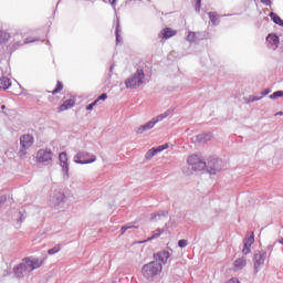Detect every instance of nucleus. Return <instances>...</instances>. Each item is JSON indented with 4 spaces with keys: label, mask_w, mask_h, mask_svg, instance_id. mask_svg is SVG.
I'll return each instance as SVG.
<instances>
[{
    "label": "nucleus",
    "mask_w": 283,
    "mask_h": 283,
    "mask_svg": "<svg viewBox=\"0 0 283 283\" xmlns=\"http://www.w3.org/2000/svg\"><path fill=\"white\" fill-rule=\"evenodd\" d=\"M34 41H36V39L34 38H27L24 41H23V45H27V43H34Z\"/></svg>",
    "instance_id": "72a5a7b5"
},
{
    "label": "nucleus",
    "mask_w": 283,
    "mask_h": 283,
    "mask_svg": "<svg viewBox=\"0 0 283 283\" xmlns=\"http://www.w3.org/2000/svg\"><path fill=\"white\" fill-rule=\"evenodd\" d=\"M59 251H61V244H57L54 248L50 249L48 253L49 255H54L55 253H59Z\"/></svg>",
    "instance_id": "a878e982"
},
{
    "label": "nucleus",
    "mask_w": 283,
    "mask_h": 283,
    "mask_svg": "<svg viewBox=\"0 0 283 283\" xmlns=\"http://www.w3.org/2000/svg\"><path fill=\"white\" fill-rule=\"evenodd\" d=\"M1 109H6V105H2V106H1Z\"/></svg>",
    "instance_id": "c03bdc74"
},
{
    "label": "nucleus",
    "mask_w": 283,
    "mask_h": 283,
    "mask_svg": "<svg viewBox=\"0 0 283 283\" xmlns=\"http://www.w3.org/2000/svg\"><path fill=\"white\" fill-rule=\"evenodd\" d=\"M208 169H210V174H216L217 171L222 170V161L217 158H210L208 160Z\"/></svg>",
    "instance_id": "1a4fd4ad"
},
{
    "label": "nucleus",
    "mask_w": 283,
    "mask_h": 283,
    "mask_svg": "<svg viewBox=\"0 0 283 283\" xmlns=\"http://www.w3.org/2000/svg\"><path fill=\"white\" fill-rule=\"evenodd\" d=\"M165 233L164 229H156L153 232V235L146 240V242H151V240H157V238H160L161 234Z\"/></svg>",
    "instance_id": "412c9836"
},
{
    "label": "nucleus",
    "mask_w": 283,
    "mask_h": 283,
    "mask_svg": "<svg viewBox=\"0 0 283 283\" xmlns=\"http://www.w3.org/2000/svg\"><path fill=\"white\" fill-rule=\"evenodd\" d=\"M59 158H60L61 167L65 176H67V174L70 172V165L67 164V153H60Z\"/></svg>",
    "instance_id": "4468645a"
},
{
    "label": "nucleus",
    "mask_w": 283,
    "mask_h": 283,
    "mask_svg": "<svg viewBox=\"0 0 283 283\" xmlns=\"http://www.w3.org/2000/svg\"><path fill=\"white\" fill-rule=\"evenodd\" d=\"M143 83H145V71H143V69H138L132 77L125 81L127 90H136L140 87Z\"/></svg>",
    "instance_id": "f257e3e1"
},
{
    "label": "nucleus",
    "mask_w": 283,
    "mask_h": 283,
    "mask_svg": "<svg viewBox=\"0 0 283 283\" xmlns=\"http://www.w3.org/2000/svg\"><path fill=\"white\" fill-rule=\"evenodd\" d=\"M34 145V137L30 134L22 135L20 137L21 149L19 151L20 158H25L28 156V149Z\"/></svg>",
    "instance_id": "7ed1b4c3"
},
{
    "label": "nucleus",
    "mask_w": 283,
    "mask_h": 283,
    "mask_svg": "<svg viewBox=\"0 0 283 283\" xmlns=\"http://www.w3.org/2000/svg\"><path fill=\"white\" fill-rule=\"evenodd\" d=\"M59 92H63V83L57 81L55 88L51 92V94H59Z\"/></svg>",
    "instance_id": "b1692460"
},
{
    "label": "nucleus",
    "mask_w": 283,
    "mask_h": 283,
    "mask_svg": "<svg viewBox=\"0 0 283 283\" xmlns=\"http://www.w3.org/2000/svg\"><path fill=\"white\" fill-rule=\"evenodd\" d=\"M144 277H156L159 273H163V264L156 261L145 264L142 269Z\"/></svg>",
    "instance_id": "f03ea898"
},
{
    "label": "nucleus",
    "mask_w": 283,
    "mask_h": 283,
    "mask_svg": "<svg viewBox=\"0 0 283 283\" xmlns=\"http://www.w3.org/2000/svg\"><path fill=\"white\" fill-rule=\"evenodd\" d=\"M27 269L28 266L25 265V263H20L13 269V271L19 277L20 275H23V273H25Z\"/></svg>",
    "instance_id": "6ab92c4d"
},
{
    "label": "nucleus",
    "mask_w": 283,
    "mask_h": 283,
    "mask_svg": "<svg viewBox=\"0 0 283 283\" xmlns=\"http://www.w3.org/2000/svg\"><path fill=\"white\" fill-rule=\"evenodd\" d=\"M254 101H260V97L253 96V97L251 98V103H254Z\"/></svg>",
    "instance_id": "ea45409f"
},
{
    "label": "nucleus",
    "mask_w": 283,
    "mask_h": 283,
    "mask_svg": "<svg viewBox=\"0 0 283 283\" xmlns=\"http://www.w3.org/2000/svg\"><path fill=\"white\" fill-rule=\"evenodd\" d=\"M209 19L212 21V23H216L218 21V18L216 17V13H209Z\"/></svg>",
    "instance_id": "c9c22d12"
},
{
    "label": "nucleus",
    "mask_w": 283,
    "mask_h": 283,
    "mask_svg": "<svg viewBox=\"0 0 283 283\" xmlns=\"http://www.w3.org/2000/svg\"><path fill=\"white\" fill-rule=\"evenodd\" d=\"M266 261V252H259L254 254V271L259 273L262 271V266H264V262Z\"/></svg>",
    "instance_id": "6e6552de"
},
{
    "label": "nucleus",
    "mask_w": 283,
    "mask_h": 283,
    "mask_svg": "<svg viewBox=\"0 0 283 283\" xmlns=\"http://www.w3.org/2000/svg\"><path fill=\"white\" fill-rule=\"evenodd\" d=\"M165 149H169V144H164L161 146H158L157 148H150L145 155L146 160H151L154 156L160 154V151H165Z\"/></svg>",
    "instance_id": "9d476101"
},
{
    "label": "nucleus",
    "mask_w": 283,
    "mask_h": 283,
    "mask_svg": "<svg viewBox=\"0 0 283 283\" xmlns=\"http://www.w3.org/2000/svg\"><path fill=\"white\" fill-rule=\"evenodd\" d=\"M171 114V112L166 111L164 114L158 115L155 119V123H160V120H164V118H167V116H169Z\"/></svg>",
    "instance_id": "393cba45"
},
{
    "label": "nucleus",
    "mask_w": 283,
    "mask_h": 283,
    "mask_svg": "<svg viewBox=\"0 0 283 283\" xmlns=\"http://www.w3.org/2000/svg\"><path fill=\"white\" fill-rule=\"evenodd\" d=\"M187 41H196V32H189L187 35Z\"/></svg>",
    "instance_id": "c85d7f7f"
},
{
    "label": "nucleus",
    "mask_w": 283,
    "mask_h": 283,
    "mask_svg": "<svg viewBox=\"0 0 283 283\" xmlns=\"http://www.w3.org/2000/svg\"><path fill=\"white\" fill-rule=\"evenodd\" d=\"M261 3H263V6H271V0H261Z\"/></svg>",
    "instance_id": "4c0bfd02"
},
{
    "label": "nucleus",
    "mask_w": 283,
    "mask_h": 283,
    "mask_svg": "<svg viewBox=\"0 0 283 283\" xmlns=\"http://www.w3.org/2000/svg\"><path fill=\"white\" fill-rule=\"evenodd\" d=\"M228 283H240V281L238 279H230Z\"/></svg>",
    "instance_id": "58836bf2"
},
{
    "label": "nucleus",
    "mask_w": 283,
    "mask_h": 283,
    "mask_svg": "<svg viewBox=\"0 0 283 283\" xmlns=\"http://www.w3.org/2000/svg\"><path fill=\"white\" fill-rule=\"evenodd\" d=\"M19 45H22L21 43H18L17 45H15V48H19Z\"/></svg>",
    "instance_id": "a18cd8bd"
},
{
    "label": "nucleus",
    "mask_w": 283,
    "mask_h": 283,
    "mask_svg": "<svg viewBox=\"0 0 283 283\" xmlns=\"http://www.w3.org/2000/svg\"><path fill=\"white\" fill-rule=\"evenodd\" d=\"M198 138L199 140H211V135H200Z\"/></svg>",
    "instance_id": "473e14b6"
},
{
    "label": "nucleus",
    "mask_w": 283,
    "mask_h": 283,
    "mask_svg": "<svg viewBox=\"0 0 283 283\" xmlns=\"http://www.w3.org/2000/svg\"><path fill=\"white\" fill-rule=\"evenodd\" d=\"M253 242H255V234L253 232H250L243 239V255H249V253H251V247H253Z\"/></svg>",
    "instance_id": "423d86ee"
},
{
    "label": "nucleus",
    "mask_w": 283,
    "mask_h": 283,
    "mask_svg": "<svg viewBox=\"0 0 283 283\" xmlns=\"http://www.w3.org/2000/svg\"><path fill=\"white\" fill-rule=\"evenodd\" d=\"M156 120L153 118V120L146 123L144 126L139 127L137 129V134H143V132H147L149 129H154V126L156 125Z\"/></svg>",
    "instance_id": "dca6fc26"
},
{
    "label": "nucleus",
    "mask_w": 283,
    "mask_h": 283,
    "mask_svg": "<svg viewBox=\"0 0 283 283\" xmlns=\"http://www.w3.org/2000/svg\"><path fill=\"white\" fill-rule=\"evenodd\" d=\"M196 4H195V10H197V12H200V8H202V0H196Z\"/></svg>",
    "instance_id": "7c9ffc66"
},
{
    "label": "nucleus",
    "mask_w": 283,
    "mask_h": 283,
    "mask_svg": "<svg viewBox=\"0 0 283 283\" xmlns=\"http://www.w3.org/2000/svg\"><path fill=\"white\" fill-rule=\"evenodd\" d=\"M74 163L77 165H91V163H96V156L90 153L80 151L74 157Z\"/></svg>",
    "instance_id": "20e7f679"
},
{
    "label": "nucleus",
    "mask_w": 283,
    "mask_h": 283,
    "mask_svg": "<svg viewBox=\"0 0 283 283\" xmlns=\"http://www.w3.org/2000/svg\"><path fill=\"white\" fill-rule=\"evenodd\" d=\"M75 104L76 102L74 101V98L66 99L62 105H60L59 112H65L67 109H71V107H74Z\"/></svg>",
    "instance_id": "2eb2a0df"
},
{
    "label": "nucleus",
    "mask_w": 283,
    "mask_h": 283,
    "mask_svg": "<svg viewBox=\"0 0 283 283\" xmlns=\"http://www.w3.org/2000/svg\"><path fill=\"white\" fill-rule=\"evenodd\" d=\"M157 259L163 264H167V261L169 260V252H167V251L158 252L157 253Z\"/></svg>",
    "instance_id": "aec40b11"
},
{
    "label": "nucleus",
    "mask_w": 283,
    "mask_h": 283,
    "mask_svg": "<svg viewBox=\"0 0 283 283\" xmlns=\"http://www.w3.org/2000/svg\"><path fill=\"white\" fill-rule=\"evenodd\" d=\"M283 96V91H277L274 92L272 95H270V98L274 99V98H280Z\"/></svg>",
    "instance_id": "bb28decb"
},
{
    "label": "nucleus",
    "mask_w": 283,
    "mask_h": 283,
    "mask_svg": "<svg viewBox=\"0 0 283 283\" xmlns=\"http://www.w3.org/2000/svg\"><path fill=\"white\" fill-rule=\"evenodd\" d=\"M275 116H283V113L279 112V113L275 114Z\"/></svg>",
    "instance_id": "79ce46f5"
},
{
    "label": "nucleus",
    "mask_w": 283,
    "mask_h": 283,
    "mask_svg": "<svg viewBox=\"0 0 283 283\" xmlns=\"http://www.w3.org/2000/svg\"><path fill=\"white\" fill-rule=\"evenodd\" d=\"M111 6H116V0H108Z\"/></svg>",
    "instance_id": "a19ab883"
},
{
    "label": "nucleus",
    "mask_w": 283,
    "mask_h": 283,
    "mask_svg": "<svg viewBox=\"0 0 283 283\" xmlns=\"http://www.w3.org/2000/svg\"><path fill=\"white\" fill-rule=\"evenodd\" d=\"M178 34L177 30H174L169 27L164 28L159 33V39H171V36H176Z\"/></svg>",
    "instance_id": "f8f14e48"
},
{
    "label": "nucleus",
    "mask_w": 283,
    "mask_h": 283,
    "mask_svg": "<svg viewBox=\"0 0 283 283\" xmlns=\"http://www.w3.org/2000/svg\"><path fill=\"white\" fill-rule=\"evenodd\" d=\"M135 227L134 226H123L122 227V235L125 234V232L128 230V229H134Z\"/></svg>",
    "instance_id": "f704fd0d"
},
{
    "label": "nucleus",
    "mask_w": 283,
    "mask_h": 283,
    "mask_svg": "<svg viewBox=\"0 0 283 283\" xmlns=\"http://www.w3.org/2000/svg\"><path fill=\"white\" fill-rule=\"evenodd\" d=\"M120 30L117 28L116 29V41L117 43H120V34H119Z\"/></svg>",
    "instance_id": "e433bc0d"
},
{
    "label": "nucleus",
    "mask_w": 283,
    "mask_h": 283,
    "mask_svg": "<svg viewBox=\"0 0 283 283\" xmlns=\"http://www.w3.org/2000/svg\"><path fill=\"white\" fill-rule=\"evenodd\" d=\"M189 244V241L181 239L178 241V247H180V249H185V247H187Z\"/></svg>",
    "instance_id": "cd10ccee"
},
{
    "label": "nucleus",
    "mask_w": 283,
    "mask_h": 283,
    "mask_svg": "<svg viewBox=\"0 0 283 283\" xmlns=\"http://www.w3.org/2000/svg\"><path fill=\"white\" fill-rule=\"evenodd\" d=\"M270 19H272V21L274 23H276V25H281V28H283V20H282V18H280V15H277L276 13L271 12L270 13Z\"/></svg>",
    "instance_id": "4be33fe9"
},
{
    "label": "nucleus",
    "mask_w": 283,
    "mask_h": 283,
    "mask_svg": "<svg viewBox=\"0 0 283 283\" xmlns=\"http://www.w3.org/2000/svg\"><path fill=\"white\" fill-rule=\"evenodd\" d=\"M247 266V259L244 256L237 259L234 261V269L235 271H242Z\"/></svg>",
    "instance_id": "f3484780"
},
{
    "label": "nucleus",
    "mask_w": 283,
    "mask_h": 283,
    "mask_svg": "<svg viewBox=\"0 0 283 283\" xmlns=\"http://www.w3.org/2000/svg\"><path fill=\"white\" fill-rule=\"evenodd\" d=\"M95 101H97V103H101V101H107V94L103 93L101 96H98Z\"/></svg>",
    "instance_id": "2f4dec72"
},
{
    "label": "nucleus",
    "mask_w": 283,
    "mask_h": 283,
    "mask_svg": "<svg viewBox=\"0 0 283 283\" xmlns=\"http://www.w3.org/2000/svg\"><path fill=\"white\" fill-rule=\"evenodd\" d=\"M279 243H280V244H283V238L279 240Z\"/></svg>",
    "instance_id": "37998d69"
},
{
    "label": "nucleus",
    "mask_w": 283,
    "mask_h": 283,
    "mask_svg": "<svg viewBox=\"0 0 283 283\" xmlns=\"http://www.w3.org/2000/svg\"><path fill=\"white\" fill-rule=\"evenodd\" d=\"M12 81L8 77H0V90H10Z\"/></svg>",
    "instance_id": "a211bd4d"
},
{
    "label": "nucleus",
    "mask_w": 283,
    "mask_h": 283,
    "mask_svg": "<svg viewBox=\"0 0 283 283\" xmlns=\"http://www.w3.org/2000/svg\"><path fill=\"white\" fill-rule=\"evenodd\" d=\"M23 262H25L30 271H34V269H41V266L43 265V261L39 259H31L30 256L25 258Z\"/></svg>",
    "instance_id": "9b49d317"
},
{
    "label": "nucleus",
    "mask_w": 283,
    "mask_h": 283,
    "mask_svg": "<svg viewBox=\"0 0 283 283\" xmlns=\"http://www.w3.org/2000/svg\"><path fill=\"white\" fill-rule=\"evenodd\" d=\"M8 41H10V35L0 30V43H8Z\"/></svg>",
    "instance_id": "5701e85b"
},
{
    "label": "nucleus",
    "mask_w": 283,
    "mask_h": 283,
    "mask_svg": "<svg viewBox=\"0 0 283 283\" xmlns=\"http://www.w3.org/2000/svg\"><path fill=\"white\" fill-rule=\"evenodd\" d=\"M52 150L48 148L39 149L36 153L38 163H50L52 160Z\"/></svg>",
    "instance_id": "0eeeda50"
},
{
    "label": "nucleus",
    "mask_w": 283,
    "mask_h": 283,
    "mask_svg": "<svg viewBox=\"0 0 283 283\" xmlns=\"http://www.w3.org/2000/svg\"><path fill=\"white\" fill-rule=\"evenodd\" d=\"M268 45L271 50H277V45H280V38L275 34H269L266 36Z\"/></svg>",
    "instance_id": "ddd939ff"
},
{
    "label": "nucleus",
    "mask_w": 283,
    "mask_h": 283,
    "mask_svg": "<svg viewBox=\"0 0 283 283\" xmlns=\"http://www.w3.org/2000/svg\"><path fill=\"white\" fill-rule=\"evenodd\" d=\"M96 105H98V101H94L93 103H91L90 105L86 106L87 112L94 109V107H96Z\"/></svg>",
    "instance_id": "c756f323"
},
{
    "label": "nucleus",
    "mask_w": 283,
    "mask_h": 283,
    "mask_svg": "<svg viewBox=\"0 0 283 283\" xmlns=\"http://www.w3.org/2000/svg\"><path fill=\"white\" fill-rule=\"evenodd\" d=\"M188 165L193 171H202L207 167L205 163L198 155H191L188 157Z\"/></svg>",
    "instance_id": "39448f33"
}]
</instances>
